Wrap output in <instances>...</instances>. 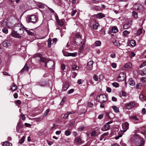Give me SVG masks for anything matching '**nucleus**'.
<instances>
[{
    "instance_id": "nucleus-1",
    "label": "nucleus",
    "mask_w": 146,
    "mask_h": 146,
    "mask_svg": "<svg viewBox=\"0 0 146 146\" xmlns=\"http://www.w3.org/2000/svg\"><path fill=\"white\" fill-rule=\"evenodd\" d=\"M25 27H23L20 24H16L14 27V31L20 35H22L24 31Z\"/></svg>"
},
{
    "instance_id": "nucleus-2",
    "label": "nucleus",
    "mask_w": 146,
    "mask_h": 146,
    "mask_svg": "<svg viewBox=\"0 0 146 146\" xmlns=\"http://www.w3.org/2000/svg\"><path fill=\"white\" fill-rule=\"evenodd\" d=\"M135 138H138V140L137 139L135 140L136 145L137 146H143L144 141L137 134L135 135Z\"/></svg>"
},
{
    "instance_id": "nucleus-3",
    "label": "nucleus",
    "mask_w": 146,
    "mask_h": 146,
    "mask_svg": "<svg viewBox=\"0 0 146 146\" xmlns=\"http://www.w3.org/2000/svg\"><path fill=\"white\" fill-rule=\"evenodd\" d=\"M96 98L98 102L100 103H104L107 100L106 96L104 94H101L98 96Z\"/></svg>"
},
{
    "instance_id": "nucleus-4",
    "label": "nucleus",
    "mask_w": 146,
    "mask_h": 146,
    "mask_svg": "<svg viewBox=\"0 0 146 146\" xmlns=\"http://www.w3.org/2000/svg\"><path fill=\"white\" fill-rule=\"evenodd\" d=\"M74 42L75 44L77 45H80L82 42V40L81 36L79 34L76 35Z\"/></svg>"
},
{
    "instance_id": "nucleus-5",
    "label": "nucleus",
    "mask_w": 146,
    "mask_h": 146,
    "mask_svg": "<svg viewBox=\"0 0 146 146\" xmlns=\"http://www.w3.org/2000/svg\"><path fill=\"white\" fill-rule=\"evenodd\" d=\"M12 43V41L11 39L7 37L3 42V47L7 48L10 46Z\"/></svg>"
},
{
    "instance_id": "nucleus-6",
    "label": "nucleus",
    "mask_w": 146,
    "mask_h": 146,
    "mask_svg": "<svg viewBox=\"0 0 146 146\" xmlns=\"http://www.w3.org/2000/svg\"><path fill=\"white\" fill-rule=\"evenodd\" d=\"M133 8L135 10H139L142 11L144 10L143 6L139 3H135L133 6Z\"/></svg>"
},
{
    "instance_id": "nucleus-7",
    "label": "nucleus",
    "mask_w": 146,
    "mask_h": 146,
    "mask_svg": "<svg viewBox=\"0 0 146 146\" xmlns=\"http://www.w3.org/2000/svg\"><path fill=\"white\" fill-rule=\"evenodd\" d=\"M38 20V19L35 15H32L29 16L28 18V21L29 22L33 23H36Z\"/></svg>"
},
{
    "instance_id": "nucleus-8",
    "label": "nucleus",
    "mask_w": 146,
    "mask_h": 146,
    "mask_svg": "<svg viewBox=\"0 0 146 146\" xmlns=\"http://www.w3.org/2000/svg\"><path fill=\"white\" fill-rule=\"evenodd\" d=\"M135 105V103L133 102H131L125 105V107L127 109L129 110L131 109L134 107Z\"/></svg>"
},
{
    "instance_id": "nucleus-9",
    "label": "nucleus",
    "mask_w": 146,
    "mask_h": 146,
    "mask_svg": "<svg viewBox=\"0 0 146 146\" xmlns=\"http://www.w3.org/2000/svg\"><path fill=\"white\" fill-rule=\"evenodd\" d=\"M132 24V21L131 20L129 21L123 25V28L124 29H127L131 27Z\"/></svg>"
},
{
    "instance_id": "nucleus-10",
    "label": "nucleus",
    "mask_w": 146,
    "mask_h": 146,
    "mask_svg": "<svg viewBox=\"0 0 146 146\" xmlns=\"http://www.w3.org/2000/svg\"><path fill=\"white\" fill-rule=\"evenodd\" d=\"M11 35L14 37L21 38V36H20L21 35L18 33V32H16L14 31L11 33Z\"/></svg>"
},
{
    "instance_id": "nucleus-11",
    "label": "nucleus",
    "mask_w": 146,
    "mask_h": 146,
    "mask_svg": "<svg viewBox=\"0 0 146 146\" xmlns=\"http://www.w3.org/2000/svg\"><path fill=\"white\" fill-rule=\"evenodd\" d=\"M74 140L75 143L78 144L80 145L83 143V142L82 141L80 138V137L78 136L75 138Z\"/></svg>"
},
{
    "instance_id": "nucleus-12",
    "label": "nucleus",
    "mask_w": 146,
    "mask_h": 146,
    "mask_svg": "<svg viewBox=\"0 0 146 146\" xmlns=\"http://www.w3.org/2000/svg\"><path fill=\"white\" fill-rule=\"evenodd\" d=\"M125 75L124 73L123 72H121L118 77V79L121 81L123 80L125 78Z\"/></svg>"
},
{
    "instance_id": "nucleus-13",
    "label": "nucleus",
    "mask_w": 146,
    "mask_h": 146,
    "mask_svg": "<svg viewBox=\"0 0 146 146\" xmlns=\"http://www.w3.org/2000/svg\"><path fill=\"white\" fill-rule=\"evenodd\" d=\"M132 66L131 63H128L126 64L124 66L123 68L125 70H127L130 68Z\"/></svg>"
},
{
    "instance_id": "nucleus-14",
    "label": "nucleus",
    "mask_w": 146,
    "mask_h": 146,
    "mask_svg": "<svg viewBox=\"0 0 146 146\" xmlns=\"http://www.w3.org/2000/svg\"><path fill=\"white\" fill-rule=\"evenodd\" d=\"M113 44L115 46H118V47H121L120 48H119L121 49H122L123 47L121 46H123V45L119 43V42L116 40H115L113 42Z\"/></svg>"
},
{
    "instance_id": "nucleus-15",
    "label": "nucleus",
    "mask_w": 146,
    "mask_h": 146,
    "mask_svg": "<svg viewBox=\"0 0 146 146\" xmlns=\"http://www.w3.org/2000/svg\"><path fill=\"white\" fill-rule=\"evenodd\" d=\"M63 55L65 56H76V54L75 53H69L66 52H63Z\"/></svg>"
},
{
    "instance_id": "nucleus-16",
    "label": "nucleus",
    "mask_w": 146,
    "mask_h": 146,
    "mask_svg": "<svg viewBox=\"0 0 146 146\" xmlns=\"http://www.w3.org/2000/svg\"><path fill=\"white\" fill-rule=\"evenodd\" d=\"M56 21L58 25L60 26H62L64 25V22L62 19H61L60 20L58 17L57 18H56Z\"/></svg>"
},
{
    "instance_id": "nucleus-17",
    "label": "nucleus",
    "mask_w": 146,
    "mask_h": 146,
    "mask_svg": "<svg viewBox=\"0 0 146 146\" xmlns=\"http://www.w3.org/2000/svg\"><path fill=\"white\" fill-rule=\"evenodd\" d=\"M93 64V61H90L88 63L87 65L89 70H91L92 69Z\"/></svg>"
},
{
    "instance_id": "nucleus-18",
    "label": "nucleus",
    "mask_w": 146,
    "mask_h": 146,
    "mask_svg": "<svg viewBox=\"0 0 146 146\" xmlns=\"http://www.w3.org/2000/svg\"><path fill=\"white\" fill-rule=\"evenodd\" d=\"M69 87V84L67 83H65L63 85L62 90L65 91Z\"/></svg>"
},
{
    "instance_id": "nucleus-19",
    "label": "nucleus",
    "mask_w": 146,
    "mask_h": 146,
    "mask_svg": "<svg viewBox=\"0 0 146 146\" xmlns=\"http://www.w3.org/2000/svg\"><path fill=\"white\" fill-rule=\"evenodd\" d=\"M128 82L130 85L132 86H134L135 85L134 81L133 80L132 78H129Z\"/></svg>"
},
{
    "instance_id": "nucleus-20",
    "label": "nucleus",
    "mask_w": 146,
    "mask_h": 146,
    "mask_svg": "<svg viewBox=\"0 0 146 146\" xmlns=\"http://www.w3.org/2000/svg\"><path fill=\"white\" fill-rule=\"evenodd\" d=\"M36 85L40 86L41 87H44L46 86V84L45 82L41 81L39 82H36Z\"/></svg>"
},
{
    "instance_id": "nucleus-21",
    "label": "nucleus",
    "mask_w": 146,
    "mask_h": 146,
    "mask_svg": "<svg viewBox=\"0 0 146 146\" xmlns=\"http://www.w3.org/2000/svg\"><path fill=\"white\" fill-rule=\"evenodd\" d=\"M139 72L142 76L146 75V68H144L142 70H139Z\"/></svg>"
},
{
    "instance_id": "nucleus-22",
    "label": "nucleus",
    "mask_w": 146,
    "mask_h": 146,
    "mask_svg": "<svg viewBox=\"0 0 146 146\" xmlns=\"http://www.w3.org/2000/svg\"><path fill=\"white\" fill-rule=\"evenodd\" d=\"M23 125L21 123H18L17 124V125L16 127L17 131V132H19L20 128L23 127Z\"/></svg>"
},
{
    "instance_id": "nucleus-23",
    "label": "nucleus",
    "mask_w": 146,
    "mask_h": 146,
    "mask_svg": "<svg viewBox=\"0 0 146 146\" xmlns=\"http://www.w3.org/2000/svg\"><path fill=\"white\" fill-rule=\"evenodd\" d=\"M96 16L98 19H101L105 17V15L102 13H99L96 15Z\"/></svg>"
},
{
    "instance_id": "nucleus-24",
    "label": "nucleus",
    "mask_w": 146,
    "mask_h": 146,
    "mask_svg": "<svg viewBox=\"0 0 146 146\" xmlns=\"http://www.w3.org/2000/svg\"><path fill=\"white\" fill-rule=\"evenodd\" d=\"M8 23V21L7 19H5L1 23V25L4 27L6 26H7Z\"/></svg>"
},
{
    "instance_id": "nucleus-25",
    "label": "nucleus",
    "mask_w": 146,
    "mask_h": 146,
    "mask_svg": "<svg viewBox=\"0 0 146 146\" xmlns=\"http://www.w3.org/2000/svg\"><path fill=\"white\" fill-rule=\"evenodd\" d=\"M25 30L27 33L28 34V35H31V36L33 35H34V34L33 32L30 31L29 30H27V28L25 27V29H24V30Z\"/></svg>"
},
{
    "instance_id": "nucleus-26",
    "label": "nucleus",
    "mask_w": 146,
    "mask_h": 146,
    "mask_svg": "<svg viewBox=\"0 0 146 146\" xmlns=\"http://www.w3.org/2000/svg\"><path fill=\"white\" fill-rule=\"evenodd\" d=\"M113 33H116L118 32V29L116 26H114L111 29Z\"/></svg>"
},
{
    "instance_id": "nucleus-27",
    "label": "nucleus",
    "mask_w": 146,
    "mask_h": 146,
    "mask_svg": "<svg viewBox=\"0 0 146 146\" xmlns=\"http://www.w3.org/2000/svg\"><path fill=\"white\" fill-rule=\"evenodd\" d=\"M112 108L115 112L118 113L119 112V109L118 107L113 106H112Z\"/></svg>"
},
{
    "instance_id": "nucleus-28",
    "label": "nucleus",
    "mask_w": 146,
    "mask_h": 146,
    "mask_svg": "<svg viewBox=\"0 0 146 146\" xmlns=\"http://www.w3.org/2000/svg\"><path fill=\"white\" fill-rule=\"evenodd\" d=\"M130 43L131 45L133 47L135 46L136 44L135 41V40H130Z\"/></svg>"
},
{
    "instance_id": "nucleus-29",
    "label": "nucleus",
    "mask_w": 146,
    "mask_h": 146,
    "mask_svg": "<svg viewBox=\"0 0 146 146\" xmlns=\"http://www.w3.org/2000/svg\"><path fill=\"white\" fill-rule=\"evenodd\" d=\"M29 70V67L27 66V65H25L24 67L21 70V72H23L24 71H27Z\"/></svg>"
},
{
    "instance_id": "nucleus-30",
    "label": "nucleus",
    "mask_w": 146,
    "mask_h": 146,
    "mask_svg": "<svg viewBox=\"0 0 146 146\" xmlns=\"http://www.w3.org/2000/svg\"><path fill=\"white\" fill-rule=\"evenodd\" d=\"M17 89V86L16 85L13 84V85L11 88V90L13 91H15Z\"/></svg>"
},
{
    "instance_id": "nucleus-31",
    "label": "nucleus",
    "mask_w": 146,
    "mask_h": 146,
    "mask_svg": "<svg viewBox=\"0 0 146 146\" xmlns=\"http://www.w3.org/2000/svg\"><path fill=\"white\" fill-rule=\"evenodd\" d=\"M129 124L127 122H126L125 123V125L123 127L124 128L125 127V131L128 128H129Z\"/></svg>"
},
{
    "instance_id": "nucleus-32",
    "label": "nucleus",
    "mask_w": 146,
    "mask_h": 146,
    "mask_svg": "<svg viewBox=\"0 0 146 146\" xmlns=\"http://www.w3.org/2000/svg\"><path fill=\"white\" fill-rule=\"evenodd\" d=\"M142 28L139 29L137 31V32L136 33L137 35V36H139L140 35H141L142 33Z\"/></svg>"
},
{
    "instance_id": "nucleus-33",
    "label": "nucleus",
    "mask_w": 146,
    "mask_h": 146,
    "mask_svg": "<svg viewBox=\"0 0 146 146\" xmlns=\"http://www.w3.org/2000/svg\"><path fill=\"white\" fill-rule=\"evenodd\" d=\"M93 78L94 80L96 82L98 81L99 80L98 76L96 74H95L93 75Z\"/></svg>"
},
{
    "instance_id": "nucleus-34",
    "label": "nucleus",
    "mask_w": 146,
    "mask_h": 146,
    "mask_svg": "<svg viewBox=\"0 0 146 146\" xmlns=\"http://www.w3.org/2000/svg\"><path fill=\"white\" fill-rule=\"evenodd\" d=\"M51 39L49 38L48 40V46L49 47H50L51 46Z\"/></svg>"
},
{
    "instance_id": "nucleus-35",
    "label": "nucleus",
    "mask_w": 146,
    "mask_h": 146,
    "mask_svg": "<svg viewBox=\"0 0 146 146\" xmlns=\"http://www.w3.org/2000/svg\"><path fill=\"white\" fill-rule=\"evenodd\" d=\"M101 44V42L99 40L96 41L95 42V45L96 46H100Z\"/></svg>"
},
{
    "instance_id": "nucleus-36",
    "label": "nucleus",
    "mask_w": 146,
    "mask_h": 146,
    "mask_svg": "<svg viewBox=\"0 0 146 146\" xmlns=\"http://www.w3.org/2000/svg\"><path fill=\"white\" fill-rule=\"evenodd\" d=\"M25 139V136H23V137L19 140V143L21 144L23 143Z\"/></svg>"
},
{
    "instance_id": "nucleus-37",
    "label": "nucleus",
    "mask_w": 146,
    "mask_h": 146,
    "mask_svg": "<svg viewBox=\"0 0 146 146\" xmlns=\"http://www.w3.org/2000/svg\"><path fill=\"white\" fill-rule=\"evenodd\" d=\"M130 33V32L127 30L124 31L123 32V35L124 36H127Z\"/></svg>"
},
{
    "instance_id": "nucleus-38",
    "label": "nucleus",
    "mask_w": 146,
    "mask_h": 146,
    "mask_svg": "<svg viewBox=\"0 0 146 146\" xmlns=\"http://www.w3.org/2000/svg\"><path fill=\"white\" fill-rule=\"evenodd\" d=\"M104 128L106 130H109L110 128V126L108 124H106L104 125Z\"/></svg>"
},
{
    "instance_id": "nucleus-39",
    "label": "nucleus",
    "mask_w": 146,
    "mask_h": 146,
    "mask_svg": "<svg viewBox=\"0 0 146 146\" xmlns=\"http://www.w3.org/2000/svg\"><path fill=\"white\" fill-rule=\"evenodd\" d=\"M142 87L141 84V83H139L138 84H137L135 86V88L137 89H140Z\"/></svg>"
},
{
    "instance_id": "nucleus-40",
    "label": "nucleus",
    "mask_w": 146,
    "mask_h": 146,
    "mask_svg": "<svg viewBox=\"0 0 146 146\" xmlns=\"http://www.w3.org/2000/svg\"><path fill=\"white\" fill-rule=\"evenodd\" d=\"M99 25V23H96L95 24L93 25V28L95 30L97 29Z\"/></svg>"
},
{
    "instance_id": "nucleus-41",
    "label": "nucleus",
    "mask_w": 146,
    "mask_h": 146,
    "mask_svg": "<svg viewBox=\"0 0 146 146\" xmlns=\"http://www.w3.org/2000/svg\"><path fill=\"white\" fill-rule=\"evenodd\" d=\"M3 146H10V143L8 141H5L3 143Z\"/></svg>"
},
{
    "instance_id": "nucleus-42",
    "label": "nucleus",
    "mask_w": 146,
    "mask_h": 146,
    "mask_svg": "<svg viewBox=\"0 0 146 146\" xmlns=\"http://www.w3.org/2000/svg\"><path fill=\"white\" fill-rule=\"evenodd\" d=\"M79 68V67L78 66H76L75 65H73L72 68V69L73 70H77Z\"/></svg>"
},
{
    "instance_id": "nucleus-43",
    "label": "nucleus",
    "mask_w": 146,
    "mask_h": 146,
    "mask_svg": "<svg viewBox=\"0 0 146 146\" xmlns=\"http://www.w3.org/2000/svg\"><path fill=\"white\" fill-rule=\"evenodd\" d=\"M132 15L135 18H137L138 17L137 13L135 11H133L132 13Z\"/></svg>"
},
{
    "instance_id": "nucleus-44",
    "label": "nucleus",
    "mask_w": 146,
    "mask_h": 146,
    "mask_svg": "<svg viewBox=\"0 0 146 146\" xmlns=\"http://www.w3.org/2000/svg\"><path fill=\"white\" fill-rule=\"evenodd\" d=\"M49 111V110L48 109H47L44 113L43 117H44L47 115Z\"/></svg>"
},
{
    "instance_id": "nucleus-45",
    "label": "nucleus",
    "mask_w": 146,
    "mask_h": 146,
    "mask_svg": "<svg viewBox=\"0 0 146 146\" xmlns=\"http://www.w3.org/2000/svg\"><path fill=\"white\" fill-rule=\"evenodd\" d=\"M140 99L142 101L144 100L145 99V97L143 95L141 94L139 96Z\"/></svg>"
},
{
    "instance_id": "nucleus-46",
    "label": "nucleus",
    "mask_w": 146,
    "mask_h": 146,
    "mask_svg": "<svg viewBox=\"0 0 146 146\" xmlns=\"http://www.w3.org/2000/svg\"><path fill=\"white\" fill-rule=\"evenodd\" d=\"M129 118L131 119L135 120H138V119L137 118L136 116H129Z\"/></svg>"
},
{
    "instance_id": "nucleus-47",
    "label": "nucleus",
    "mask_w": 146,
    "mask_h": 146,
    "mask_svg": "<svg viewBox=\"0 0 146 146\" xmlns=\"http://www.w3.org/2000/svg\"><path fill=\"white\" fill-rule=\"evenodd\" d=\"M112 85L113 86L116 88L118 87L119 84L117 82H113L112 84Z\"/></svg>"
},
{
    "instance_id": "nucleus-48",
    "label": "nucleus",
    "mask_w": 146,
    "mask_h": 146,
    "mask_svg": "<svg viewBox=\"0 0 146 146\" xmlns=\"http://www.w3.org/2000/svg\"><path fill=\"white\" fill-rule=\"evenodd\" d=\"M2 31L3 33H5L7 34L8 33V30L6 28H4L2 29Z\"/></svg>"
},
{
    "instance_id": "nucleus-49",
    "label": "nucleus",
    "mask_w": 146,
    "mask_h": 146,
    "mask_svg": "<svg viewBox=\"0 0 146 146\" xmlns=\"http://www.w3.org/2000/svg\"><path fill=\"white\" fill-rule=\"evenodd\" d=\"M66 100V98L65 97H63L60 103V104L62 105L63 104L64 102Z\"/></svg>"
},
{
    "instance_id": "nucleus-50",
    "label": "nucleus",
    "mask_w": 146,
    "mask_h": 146,
    "mask_svg": "<svg viewBox=\"0 0 146 146\" xmlns=\"http://www.w3.org/2000/svg\"><path fill=\"white\" fill-rule=\"evenodd\" d=\"M110 57L112 58H114L116 57L115 54L113 52L110 54Z\"/></svg>"
},
{
    "instance_id": "nucleus-51",
    "label": "nucleus",
    "mask_w": 146,
    "mask_h": 146,
    "mask_svg": "<svg viewBox=\"0 0 146 146\" xmlns=\"http://www.w3.org/2000/svg\"><path fill=\"white\" fill-rule=\"evenodd\" d=\"M70 133L69 130H67L65 132V134L66 135L68 136L70 134Z\"/></svg>"
},
{
    "instance_id": "nucleus-52",
    "label": "nucleus",
    "mask_w": 146,
    "mask_h": 146,
    "mask_svg": "<svg viewBox=\"0 0 146 146\" xmlns=\"http://www.w3.org/2000/svg\"><path fill=\"white\" fill-rule=\"evenodd\" d=\"M100 32L102 35H104L105 33V29H102L100 30Z\"/></svg>"
},
{
    "instance_id": "nucleus-53",
    "label": "nucleus",
    "mask_w": 146,
    "mask_h": 146,
    "mask_svg": "<svg viewBox=\"0 0 146 146\" xmlns=\"http://www.w3.org/2000/svg\"><path fill=\"white\" fill-rule=\"evenodd\" d=\"M15 104L16 105H20L21 104V102L19 100H17L15 102Z\"/></svg>"
},
{
    "instance_id": "nucleus-54",
    "label": "nucleus",
    "mask_w": 146,
    "mask_h": 146,
    "mask_svg": "<svg viewBox=\"0 0 146 146\" xmlns=\"http://www.w3.org/2000/svg\"><path fill=\"white\" fill-rule=\"evenodd\" d=\"M70 114H69L68 112H67L66 113L64 114L63 117L64 118L66 119L68 118V116Z\"/></svg>"
},
{
    "instance_id": "nucleus-55",
    "label": "nucleus",
    "mask_w": 146,
    "mask_h": 146,
    "mask_svg": "<svg viewBox=\"0 0 146 146\" xmlns=\"http://www.w3.org/2000/svg\"><path fill=\"white\" fill-rule=\"evenodd\" d=\"M76 12H77V11L76 10H74L73 11L71 12V16H74L76 14Z\"/></svg>"
},
{
    "instance_id": "nucleus-56",
    "label": "nucleus",
    "mask_w": 146,
    "mask_h": 146,
    "mask_svg": "<svg viewBox=\"0 0 146 146\" xmlns=\"http://www.w3.org/2000/svg\"><path fill=\"white\" fill-rule=\"evenodd\" d=\"M96 134V131L95 130L93 131L91 133V135L93 136L95 135Z\"/></svg>"
},
{
    "instance_id": "nucleus-57",
    "label": "nucleus",
    "mask_w": 146,
    "mask_h": 146,
    "mask_svg": "<svg viewBox=\"0 0 146 146\" xmlns=\"http://www.w3.org/2000/svg\"><path fill=\"white\" fill-rule=\"evenodd\" d=\"M74 91V90L73 89H72L68 91V94H70L72 93Z\"/></svg>"
},
{
    "instance_id": "nucleus-58",
    "label": "nucleus",
    "mask_w": 146,
    "mask_h": 146,
    "mask_svg": "<svg viewBox=\"0 0 146 146\" xmlns=\"http://www.w3.org/2000/svg\"><path fill=\"white\" fill-rule=\"evenodd\" d=\"M109 134L108 132H106L103 133V134L101 135V137H104L106 135H107Z\"/></svg>"
},
{
    "instance_id": "nucleus-59",
    "label": "nucleus",
    "mask_w": 146,
    "mask_h": 146,
    "mask_svg": "<svg viewBox=\"0 0 146 146\" xmlns=\"http://www.w3.org/2000/svg\"><path fill=\"white\" fill-rule=\"evenodd\" d=\"M83 80L82 79H79L77 81L78 83L79 84H81L83 82Z\"/></svg>"
},
{
    "instance_id": "nucleus-60",
    "label": "nucleus",
    "mask_w": 146,
    "mask_h": 146,
    "mask_svg": "<svg viewBox=\"0 0 146 146\" xmlns=\"http://www.w3.org/2000/svg\"><path fill=\"white\" fill-rule=\"evenodd\" d=\"M88 106L89 107H92L93 106V104L90 102H89L88 103Z\"/></svg>"
},
{
    "instance_id": "nucleus-61",
    "label": "nucleus",
    "mask_w": 146,
    "mask_h": 146,
    "mask_svg": "<svg viewBox=\"0 0 146 146\" xmlns=\"http://www.w3.org/2000/svg\"><path fill=\"white\" fill-rule=\"evenodd\" d=\"M111 66L113 68H115L116 67L117 65L115 63H112L111 64Z\"/></svg>"
},
{
    "instance_id": "nucleus-62",
    "label": "nucleus",
    "mask_w": 146,
    "mask_h": 146,
    "mask_svg": "<svg viewBox=\"0 0 146 146\" xmlns=\"http://www.w3.org/2000/svg\"><path fill=\"white\" fill-rule=\"evenodd\" d=\"M141 81L143 82H145L146 81V78L144 77H142L141 79Z\"/></svg>"
},
{
    "instance_id": "nucleus-63",
    "label": "nucleus",
    "mask_w": 146,
    "mask_h": 146,
    "mask_svg": "<svg viewBox=\"0 0 146 146\" xmlns=\"http://www.w3.org/2000/svg\"><path fill=\"white\" fill-rule=\"evenodd\" d=\"M40 58V61L43 62H46V59L44 58Z\"/></svg>"
},
{
    "instance_id": "nucleus-64",
    "label": "nucleus",
    "mask_w": 146,
    "mask_h": 146,
    "mask_svg": "<svg viewBox=\"0 0 146 146\" xmlns=\"http://www.w3.org/2000/svg\"><path fill=\"white\" fill-rule=\"evenodd\" d=\"M106 91L108 92H111V89L110 87H108L107 88Z\"/></svg>"
}]
</instances>
